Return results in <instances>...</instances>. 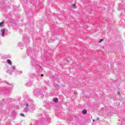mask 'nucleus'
Masks as SVG:
<instances>
[{"mask_svg": "<svg viewBox=\"0 0 125 125\" xmlns=\"http://www.w3.org/2000/svg\"><path fill=\"white\" fill-rule=\"evenodd\" d=\"M82 113L83 115H86V114H87V111H86V110H83Z\"/></svg>", "mask_w": 125, "mask_h": 125, "instance_id": "nucleus-1", "label": "nucleus"}, {"mask_svg": "<svg viewBox=\"0 0 125 125\" xmlns=\"http://www.w3.org/2000/svg\"><path fill=\"white\" fill-rule=\"evenodd\" d=\"M72 8H76L77 7H76V3H73L72 4Z\"/></svg>", "mask_w": 125, "mask_h": 125, "instance_id": "nucleus-2", "label": "nucleus"}, {"mask_svg": "<svg viewBox=\"0 0 125 125\" xmlns=\"http://www.w3.org/2000/svg\"><path fill=\"white\" fill-rule=\"evenodd\" d=\"M7 62L8 64H9V65H12V63H11V61L10 60H7Z\"/></svg>", "mask_w": 125, "mask_h": 125, "instance_id": "nucleus-3", "label": "nucleus"}, {"mask_svg": "<svg viewBox=\"0 0 125 125\" xmlns=\"http://www.w3.org/2000/svg\"><path fill=\"white\" fill-rule=\"evenodd\" d=\"M53 100L56 103H57V102H58V99L57 98L54 99Z\"/></svg>", "mask_w": 125, "mask_h": 125, "instance_id": "nucleus-4", "label": "nucleus"}, {"mask_svg": "<svg viewBox=\"0 0 125 125\" xmlns=\"http://www.w3.org/2000/svg\"><path fill=\"white\" fill-rule=\"evenodd\" d=\"M3 24H4V22H0V27H2Z\"/></svg>", "mask_w": 125, "mask_h": 125, "instance_id": "nucleus-5", "label": "nucleus"}, {"mask_svg": "<svg viewBox=\"0 0 125 125\" xmlns=\"http://www.w3.org/2000/svg\"><path fill=\"white\" fill-rule=\"evenodd\" d=\"M2 37H3L4 35V29H2Z\"/></svg>", "mask_w": 125, "mask_h": 125, "instance_id": "nucleus-6", "label": "nucleus"}, {"mask_svg": "<svg viewBox=\"0 0 125 125\" xmlns=\"http://www.w3.org/2000/svg\"><path fill=\"white\" fill-rule=\"evenodd\" d=\"M104 40L103 39H101L100 41H99V43H100V42H103Z\"/></svg>", "mask_w": 125, "mask_h": 125, "instance_id": "nucleus-7", "label": "nucleus"}, {"mask_svg": "<svg viewBox=\"0 0 125 125\" xmlns=\"http://www.w3.org/2000/svg\"><path fill=\"white\" fill-rule=\"evenodd\" d=\"M12 69H15V66H12Z\"/></svg>", "mask_w": 125, "mask_h": 125, "instance_id": "nucleus-8", "label": "nucleus"}, {"mask_svg": "<svg viewBox=\"0 0 125 125\" xmlns=\"http://www.w3.org/2000/svg\"><path fill=\"white\" fill-rule=\"evenodd\" d=\"M21 116H22V117H24V114H21Z\"/></svg>", "mask_w": 125, "mask_h": 125, "instance_id": "nucleus-9", "label": "nucleus"}, {"mask_svg": "<svg viewBox=\"0 0 125 125\" xmlns=\"http://www.w3.org/2000/svg\"><path fill=\"white\" fill-rule=\"evenodd\" d=\"M41 77H43V74H42V75H41Z\"/></svg>", "mask_w": 125, "mask_h": 125, "instance_id": "nucleus-10", "label": "nucleus"}, {"mask_svg": "<svg viewBox=\"0 0 125 125\" xmlns=\"http://www.w3.org/2000/svg\"><path fill=\"white\" fill-rule=\"evenodd\" d=\"M118 94L119 95H121V94H120V92H118Z\"/></svg>", "mask_w": 125, "mask_h": 125, "instance_id": "nucleus-11", "label": "nucleus"}]
</instances>
